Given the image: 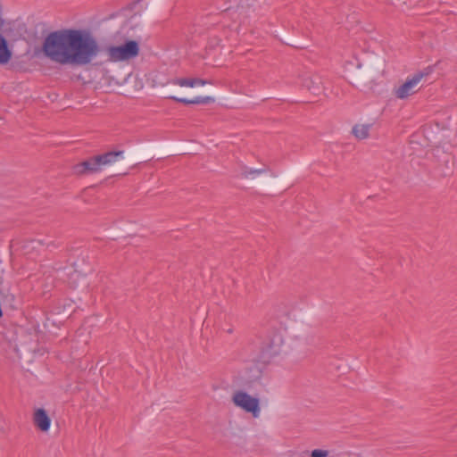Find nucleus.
Returning a JSON list of instances; mask_svg holds the SVG:
<instances>
[{"label": "nucleus", "mask_w": 457, "mask_h": 457, "mask_svg": "<svg viewBox=\"0 0 457 457\" xmlns=\"http://www.w3.org/2000/svg\"><path fill=\"white\" fill-rule=\"evenodd\" d=\"M40 51L46 58L60 65L82 67L92 63L100 46L87 29H62L44 38Z\"/></svg>", "instance_id": "f257e3e1"}, {"label": "nucleus", "mask_w": 457, "mask_h": 457, "mask_svg": "<svg viewBox=\"0 0 457 457\" xmlns=\"http://www.w3.org/2000/svg\"><path fill=\"white\" fill-rule=\"evenodd\" d=\"M124 151L113 150L91 156L83 162H80L73 166V172L77 175H87L96 173L102 170L104 166L111 165L120 159H122Z\"/></svg>", "instance_id": "f03ea898"}, {"label": "nucleus", "mask_w": 457, "mask_h": 457, "mask_svg": "<svg viewBox=\"0 0 457 457\" xmlns=\"http://www.w3.org/2000/svg\"><path fill=\"white\" fill-rule=\"evenodd\" d=\"M139 50V44L136 40H127L120 46H109L105 48L108 61L112 62L133 59L138 55Z\"/></svg>", "instance_id": "7ed1b4c3"}, {"label": "nucleus", "mask_w": 457, "mask_h": 457, "mask_svg": "<svg viewBox=\"0 0 457 457\" xmlns=\"http://www.w3.org/2000/svg\"><path fill=\"white\" fill-rule=\"evenodd\" d=\"M433 71L434 69L432 66H428L423 70L417 71L411 77L407 78L406 81L395 89V96L399 99H405L418 92L420 88V87H419L420 82L429 76Z\"/></svg>", "instance_id": "20e7f679"}, {"label": "nucleus", "mask_w": 457, "mask_h": 457, "mask_svg": "<svg viewBox=\"0 0 457 457\" xmlns=\"http://www.w3.org/2000/svg\"><path fill=\"white\" fill-rule=\"evenodd\" d=\"M232 402L237 407L241 408L246 412L252 413L255 418L260 414L261 410L259 399L244 391L235 392L232 396Z\"/></svg>", "instance_id": "39448f33"}, {"label": "nucleus", "mask_w": 457, "mask_h": 457, "mask_svg": "<svg viewBox=\"0 0 457 457\" xmlns=\"http://www.w3.org/2000/svg\"><path fill=\"white\" fill-rule=\"evenodd\" d=\"M433 155L436 161V170L441 177L450 176L453 172L454 157L440 148L434 149Z\"/></svg>", "instance_id": "423d86ee"}, {"label": "nucleus", "mask_w": 457, "mask_h": 457, "mask_svg": "<svg viewBox=\"0 0 457 457\" xmlns=\"http://www.w3.org/2000/svg\"><path fill=\"white\" fill-rule=\"evenodd\" d=\"M287 332L286 327L276 320H270L265 327L266 339L269 343H283L284 334Z\"/></svg>", "instance_id": "0eeeda50"}, {"label": "nucleus", "mask_w": 457, "mask_h": 457, "mask_svg": "<svg viewBox=\"0 0 457 457\" xmlns=\"http://www.w3.org/2000/svg\"><path fill=\"white\" fill-rule=\"evenodd\" d=\"M303 87L314 96H319L323 92L321 79L317 75L306 76L303 79Z\"/></svg>", "instance_id": "6e6552de"}, {"label": "nucleus", "mask_w": 457, "mask_h": 457, "mask_svg": "<svg viewBox=\"0 0 457 457\" xmlns=\"http://www.w3.org/2000/svg\"><path fill=\"white\" fill-rule=\"evenodd\" d=\"M33 423L39 430L46 432L50 428L51 420L44 409L38 408L33 413Z\"/></svg>", "instance_id": "1a4fd4ad"}, {"label": "nucleus", "mask_w": 457, "mask_h": 457, "mask_svg": "<svg viewBox=\"0 0 457 457\" xmlns=\"http://www.w3.org/2000/svg\"><path fill=\"white\" fill-rule=\"evenodd\" d=\"M166 96H164L167 99L173 100L177 103H181L183 104H208L214 102V99L211 96H197L193 99H187L182 97H178L174 95L170 94L168 91L165 92Z\"/></svg>", "instance_id": "9d476101"}, {"label": "nucleus", "mask_w": 457, "mask_h": 457, "mask_svg": "<svg viewBox=\"0 0 457 457\" xmlns=\"http://www.w3.org/2000/svg\"><path fill=\"white\" fill-rule=\"evenodd\" d=\"M280 345H263L259 355V361L262 363L270 362L280 353Z\"/></svg>", "instance_id": "9b49d317"}, {"label": "nucleus", "mask_w": 457, "mask_h": 457, "mask_svg": "<svg viewBox=\"0 0 457 457\" xmlns=\"http://www.w3.org/2000/svg\"><path fill=\"white\" fill-rule=\"evenodd\" d=\"M170 83L180 87H194L195 86H204L206 81L198 78H176L170 80Z\"/></svg>", "instance_id": "f8f14e48"}, {"label": "nucleus", "mask_w": 457, "mask_h": 457, "mask_svg": "<svg viewBox=\"0 0 457 457\" xmlns=\"http://www.w3.org/2000/svg\"><path fill=\"white\" fill-rule=\"evenodd\" d=\"M12 53L8 46L6 38L0 34V64H6L12 58Z\"/></svg>", "instance_id": "ddd939ff"}, {"label": "nucleus", "mask_w": 457, "mask_h": 457, "mask_svg": "<svg viewBox=\"0 0 457 457\" xmlns=\"http://www.w3.org/2000/svg\"><path fill=\"white\" fill-rule=\"evenodd\" d=\"M372 128V124H356L353 127L352 133L353 136L359 139L362 140L370 136V130Z\"/></svg>", "instance_id": "4468645a"}, {"label": "nucleus", "mask_w": 457, "mask_h": 457, "mask_svg": "<svg viewBox=\"0 0 457 457\" xmlns=\"http://www.w3.org/2000/svg\"><path fill=\"white\" fill-rule=\"evenodd\" d=\"M379 72V69H375L374 67H370L367 71H360L358 73L355 81L359 85H361L362 82L368 80L369 82H373L376 79V74Z\"/></svg>", "instance_id": "2eb2a0df"}, {"label": "nucleus", "mask_w": 457, "mask_h": 457, "mask_svg": "<svg viewBox=\"0 0 457 457\" xmlns=\"http://www.w3.org/2000/svg\"><path fill=\"white\" fill-rule=\"evenodd\" d=\"M268 171V168L264 166L262 169H250L245 165L241 167L240 177L247 179L249 176H256Z\"/></svg>", "instance_id": "dca6fc26"}, {"label": "nucleus", "mask_w": 457, "mask_h": 457, "mask_svg": "<svg viewBox=\"0 0 457 457\" xmlns=\"http://www.w3.org/2000/svg\"><path fill=\"white\" fill-rule=\"evenodd\" d=\"M329 452L323 449H314L311 452V457H328Z\"/></svg>", "instance_id": "f3484780"}, {"label": "nucleus", "mask_w": 457, "mask_h": 457, "mask_svg": "<svg viewBox=\"0 0 457 457\" xmlns=\"http://www.w3.org/2000/svg\"><path fill=\"white\" fill-rule=\"evenodd\" d=\"M31 345H22V346L24 347L23 349V352H27V351H32L33 353H36L37 350L36 349V347L34 348H31V347H28V346H30Z\"/></svg>", "instance_id": "a211bd4d"}, {"label": "nucleus", "mask_w": 457, "mask_h": 457, "mask_svg": "<svg viewBox=\"0 0 457 457\" xmlns=\"http://www.w3.org/2000/svg\"><path fill=\"white\" fill-rule=\"evenodd\" d=\"M12 349H13L14 352L17 353L19 358H22L23 357L22 353H20L19 349L16 347V345H14ZM24 358L29 359V356L24 354Z\"/></svg>", "instance_id": "6ab92c4d"}, {"label": "nucleus", "mask_w": 457, "mask_h": 457, "mask_svg": "<svg viewBox=\"0 0 457 457\" xmlns=\"http://www.w3.org/2000/svg\"><path fill=\"white\" fill-rule=\"evenodd\" d=\"M455 457H457V455Z\"/></svg>", "instance_id": "aec40b11"}]
</instances>
